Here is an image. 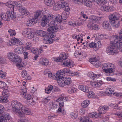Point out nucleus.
Masks as SVG:
<instances>
[{
    "mask_svg": "<svg viewBox=\"0 0 122 122\" xmlns=\"http://www.w3.org/2000/svg\"><path fill=\"white\" fill-rule=\"evenodd\" d=\"M83 3L86 6L88 7H90L92 4V2L90 1H87L86 0H83Z\"/></svg>",
    "mask_w": 122,
    "mask_h": 122,
    "instance_id": "nucleus-39",
    "label": "nucleus"
},
{
    "mask_svg": "<svg viewBox=\"0 0 122 122\" xmlns=\"http://www.w3.org/2000/svg\"><path fill=\"white\" fill-rule=\"evenodd\" d=\"M58 84L61 86H67V87H71L73 84L71 82V78L70 77H65L58 80L57 81Z\"/></svg>",
    "mask_w": 122,
    "mask_h": 122,
    "instance_id": "nucleus-3",
    "label": "nucleus"
},
{
    "mask_svg": "<svg viewBox=\"0 0 122 122\" xmlns=\"http://www.w3.org/2000/svg\"><path fill=\"white\" fill-rule=\"evenodd\" d=\"M66 4V2L64 0H61L57 2V4L60 8H64V5Z\"/></svg>",
    "mask_w": 122,
    "mask_h": 122,
    "instance_id": "nucleus-35",
    "label": "nucleus"
},
{
    "mask_svg": "<svg viewBox=\"0 0 122 122\" xmlns=\"http://www.w3.org/2000/svg\"><path fill=\"white\" fill-rule=\"evenodd\" d=\"M94 25V23L91 22H89L87 26L88 28H89L91 29H92Z\"/></svg>",
    "mask_w": 122,
    "mask_h": 122,
    "instance_id": "nucleus-57",
    "label": "nucleus"
},
{
    "mask_svg": "<svg viewBox=\"0 0 122 122\" xmlns=\"http://www.w3.org/2000/svg\"><path fill=\"white\" fill-rule=\"evenodd\" d=\"M59 6L57 4V2L53 6V8L54 10H57L59 9Z\"/></svg>",
    "mask_w": 122,
    "mask_h": 122,
    "instance_id": "nucleus-60",
    "label": "nucleus"
},
{
    "mask_svg": "<svg viewBox=\"0 0 122 122\" xmlns=\"http://www.w3.org/2000/svg\"><path fill=\"white\" fill-rule=\"evenodd\" d=\"M90 103V102L88 100H85L81 104L82 107L83 108L87 107L89 105Z\"/></svg>",
    "mask_w": 122,
    "mask_h": 122,
    "instance_id": "nucleus-37",
    "label": "nucleus"
},
{
    "mask_svg": "<svg viewBox=\"0 0 122 122\" xmlns=\"http://www.w3.org/2000/svg\"><path fill=\"white\" fill-rule=\"evenodd\" d=\"M40 63L43 66H46L48 64L49 62L47 59H42L40 60Z\"/></svg>",
    "mask_w": 122,
    "mask_h": 122,
    "instance_id": "nucleus-32",
    "label": "nucleus"
},
{
    "mask_svg": "<svg viewBox=\"0 0 122 122\" xmlns=\"http://www.w3.org/2000/svg\"><path fill=\"white\" fill-rule=\"evenodd\" d=\"M83 122H92V121L88 118H87L83 121Z\"/></svg>",
    "mask_w": 122,
    "mask_h": 122,
    "instance_id": "nucleus-64",
    "label": "nucleus"
},
{
    "mask_svg": "<svg viewBox=\"0 0 122 122\" xmlns=\"http://www.w3.org/2000/svg\"><path fill=\"white\" fill-rule=\"evenodd\" d=\"M55 18L54 16L50 14L44 15L41 21V26L43 27L45 26L47 24V22L51 20H54Z\"/></svg>",
    "mask_w": 122,
    "mask_h": 122,
    "instance_id": "nucleus-6",
    "label": "nucleus"
},
{
    "mask_svg": "<svg viewBox=\"0 0 122 122\" xmlns=\"http://www.w3.org/2000/svg\"><path fill=\"white\" fill-rule=\"evenodd\" d=\"M27 91V89L26 87H25L23 91H22V92L23 93V97H24L28 100L31 98L32 97L29 94H26V92Z\"/></svg>",
    "mask_w": 122,
    "mask_h": 122,
    "instance_id": "nucleus-23",
    "label": "nucleus"
},
{
    "mask_svg": "<svg viewBox=\"0 0 122 122\" xmlns=\"http://www.w3.org/2000/svg\"><path fill=\"white\" fill-rule=\"evenodd\" d=\"M115 40L117 41L120 43H122V29L121 30L119 35H116L110 37V41L111 43H112L113 41Z\"/></svg>",
    "mask_w": 122,
    "mask_h": 122,
    "instance_id": "nucleus-10",
    "label": "nucleus"
},
{
    "mask_svg": "<svg viewBox=\"0 0 122 122\" xmlns=\"http://www.w3.org/2000/svg\"><path fill=\"white\" fill-rule=\"evenodd\" d=\"M6 5L10 8V9L13 12H14L15 7H19V11L22 14L26 16L30 15V13L27 11V9L24 7L22 6L21 4L16 1H10L6 3Z\"/></svg>",
    "mask_w": 122,
    "mask_h": 122,
    "instance_id": "nucleus-2",
    "label": "nucleus"
},
{
    "mask_svg": "<svg viewBox=\"0 0 122 122\" xmlns=\"http://www.w3.org/2000/svg\"><path fill=\"white\" fill-rule=\"evenodd\" d=\"M16 56L17 57H15L14 61L13 62L16 63V65L18 67V68L20 70L22 69V68L23 67L24 64L22 62V59L21 58L17 55Z\"/></svg>",
    "mask_w": 122,
    "mask_h": 122,
    "instance_id": "nucleus-11",
    "label": "nucleus"
},
{
    "mask_svg": "<svg viewBox=\"0 0 122 122\" xmlns=\"http://www.w3.org/2000/svg\"><path fill=\"white\" fill-rule=\"evenodd\" d=\"M110 44L112 45L109 46L107 48L106 52L107 53L110 55H114L115 53L117 52L118 49L122 52V43L116 40L113 41V42L112 43L111 42L110 38Z\"/></svg>",
    "mask_w": 122,
    "mask_h": 122,
    "instance_id": "nucleus-1",
    "label": "nucleus"
},
{
    "mask_svg": "<svg viewBox=\"0 0 122 122\" xmlns=\"http://www.w3.org/2000/svg\"><path fill=\"white\" fill-rule=\"evenodd\" d=\"M101 10L103 11H112L114 10V7L112 6L108 5H105L101 7Z\"/></svg>",
    "mask_w": 122,
    "mask_h": 122,
    "instance_id": "nucleus-15",
    "label": "nucleus"
},
{
    "mask_svg": "<svg viewBox=\"0 0 122 122\" xmlns=\"http://www.w3.org/2000/svg\"><path fill=\"white\" fill-rule=\"evenodd\" d=\"M73 2H75L80 5H81L83 4V0H71Z\"/></svg>",
    "mask_w": 122,
    "mask_h": 122,
    "instance_id": "nucleus-54",
    "label": "nucleus"
},
{
    "mask_svg": "<svg viewBox=\"0 0 122 122\" xmlns=\"http://www.w3.org/2000/svg\"><path fill=\"white\" fill-rule=\"evenodd\" d=\"M64 76V74L63 70H59L57 71V73L55 76V77L56 78L57 81L62 78H63Z\"/></svg>",
    "mask_w": 122,
    "mask_h": 122,
    "instance_id": "nucleus-19",
    "label": "nucleus"
},
{
    "mask_svg": "<svg viewBox=\"0 0 122 122\" xmlns=\"http://www.w3.org/2000/svg\"><path fill=\"white\" fill-rule=\"evenodd\" d=\"M89 46L90 48H95L96 47V43L93 42H92L89 44Z\"/></svg>",
    "mask_w": 122,
    "mask_h": 122,
    "instance_id": "nucleus-53",
    "label": "nucleus"
},
{
    "mask_svg": "<svg viewBox=\"0 0 122 122\" xmlns=\"http://www.w3.org/2000/svg\"><path fill=\"white\" fill-rule=\"evenodd\" d=\"M100 28V27L98 25L94 24V25L93 26V28L92 30H98Z\"/></svg>",
    "mask_w": 122,
    "mask_h": 122,
    "instance_id": "nucleus-59",
    "label": "nucleus"
},
{
    "mask_svg": "<svg viewBox=\"0 0 122 122\" xmlns=\"http://www.w3.org/2000/svg\"><path fill=\"white\" fill-rule=\"evenodd\" d=\"M11 104L13 111L17 115L19 114L18 112L20 109L21 106H22V104L16 101H12Z\"/></svg>",
    "mask_w": 122,
    "mask_h": 122,
    "instance_id": "nucleus-9",
    "label": "nucleus"
},
{
    "mask_svg": "<svg viewBox=\"0 0 122 122\" xmlns=\"http://www.w3.org/2000/svg\"><path fill=\"white\" fill-rule=\"evenodd\" d=\"M54 32H49V33L47 35L49 36L48 39H47L46 41H44V43L45 44H50L52 43V42L51 41V39L54 38L55 37V33Z\"/></svg>",
    "mask_w": 122,
    "mask_h": 122,
    "instance_id": "nucleus-14",
    "label": "nucleus"
},
{
    "mask_svg": "<svg viewBox=\"0 0 122 122\" xmlns=\"http://www.w3.org/2000/svg\"><path fill=\"white\" fill-rule=\"evenodd\" d=\"M114 95V94H116V93H114V91L113 90L110 89H109L107 90L105 94H112Z\"/></svg>",
    "mask_w": 122,
    "mask_h": 122,
    "instance_id": "nucleus-47",
    "label": "nucleus"
},
{
    "mask_svg": "<svg viewBox=\"0 0 122 122\" xmlns=\"http://www.w3.org/2000/svg\"><path fill=\"white\" fill-rule=\"evenodd\" d=\"M23 51L22 48L19 47L15 48L14 51L15 53L18 54H22L23 53Z\"/></svg>",
    "mask_w": 122,
    "mask_h": 122,
    "instance_id": "nucleus-33",
    "label": "nucleus"
},
{
    "mask_svg": "<svg viewBox=\"0 0 122 122\" xmlns=\"http://www.w3.org/2000/svg\"><path fill=\"white\" fill-rule=\"evenodd\" d=\"M102 85V82L99 81L96 82V87H99Z\"/></svg>",
    "mask_w": 122,
    "mask_h": 122,
    "instance_id": "nucleus-63",
    "label": "nucleus"
},
{
    "mask_svg": "<svg viewBox=\"0 0 122 122\" xmlns=\"http://www.w3.org/2000/svg\"><path fill=\"white\" fill-rule=\"evenodd\" d=\"M8 32L9 33L10 36H12L13 35L15 36V31L14 30L10 29L9 30Z\"/></svg>",
    "mask_w": 122,
    "mask_h": 122,
    "instance_id": "nucleus-49",
    "label": "nucleus"
},
{
    "mask_svg": "<svg viewBox=\"0 0 122 122\" xmlns=\"http://www.w3.org/2000/svg\"><path fill=\"white\" fill-rule=\"evenodd\" d=\"M41 11H38L36 12L34 14V19L36 20L38 19H40V18L42 17V15L41 14Z\"/></svg>",
    "mask_w": 122,
    "mask_h": 122,
    "instance_id": "nucleus-31",
    "label": "nucleus"
},
{
    "mask_svg": "<svg viewBox=\"0 0 122 122\" xmlns=\"http://www.w3.org/2000/svg\"><path fill=\"white\" fill-rule=\"evenodd\" d=\"M120 21L118 20H114V21H111L110 22H111V25L114 28H117L119 25Z\"/></svg>",
    "mask_w": 122,
    "mask_h": 122,
    "instance_id": "nucleus-30",
    "label": "nucleus"
},
{
    "mask_svg": "<svg viewBox=\"0 0 122 122\" xmlns=\"http://www.w3.org/2000/svg\"><path fill=\"white\" fill-rule=\"evenodd\" d=\"M22 33L23 35L29 38H32L34 34V33L32 32V30L29 29H24Z\"/></svg>",
    "mask_w": 122,
    "mask_h": 122,
    "instance_id": "nucleus-12",
    "label": "nucleus"
},
{
    "mask_svg": "<svg viewBox=\"0 0 122 122\" xmlns=\"http://www.w3.org/2000/svg\"><path fill=\"white\" fill-rule=\"evenodd\" d=\"M46 4L48 6H51L54 4V0H45Z\"/></svg>",
    "mask_w": 122,
    "mask_h": 122,
    "instance_id": "nucleus-34",
    "label": "nucleus"
},
{
    "mask_svg": "<svg viewBox=\"0 0 122 122\" xmlns=\"http://www.w3.org/2000/svg\"><path fill=\"white\" fill-rule=\"evenodd\" d=\"M88 116L91 118H95L98 117V115L97 113H92L89 114H88Z\"/></svg>",
    "mask_w": 122,
    "mask_h": 122,
    "instance_id": "nucleus-43",
    "label": "nucleus"
},
{
    "mask_svg": "<svg viewBox=\"0 0 122 122\" xmlns=\"http://www.w3.org/2000/svg\"><path fill=\"white\" fill-rule=\"evenodd\" d=\"M71 60L69 59H67V60H66L65 61H63V64H62L63 65H64V66H68L70 65L71 66L72 65V66H73V62H71Z\"/></svg>",
    "mask_w": 122,
    "mask_h": 122,
    "instance_id": "nucleus-28",
    "label": "nucleus"
},
{
    "mask_svg": "<svg viewBox=\"0 0 122 122\" xmlns=\"http://www.w3.org/2000/svg\"><path fill=\"white\" fill-rule=\"evenodd\" d=\"M94 64L95 65L94 66L96 67H99L100 66L101 63V62L98 60H97L95 62Z\"/></svg>",
    "mask_w": 122,
    "mask_h": 122,
    "instance_id": "nucleus-55",
    "label": "nucleus"
},
{
    "mask_svg": "<svg viewBox=\"0 0 122 122\" xmlns=\"http://www.w3.org/2000/svg\"><path fill=\"white\" fill-rule=\"evenodd\" d=\"M32 48L31 44L30 42H27L26 44L25 48L26 49H31Z\"/></svg>",
    "mask_w": 122,
    "mask_h": 122,
    "instance_id": "nucleus-46",
    "label": "nucleus"
},
{
    "mask_svg": "<svg viewBox=\"0 0 122 122\" xmlns=\"http://www.w3.org/2000/svg\"><path fill=\"white\" fill-rule=\"evenodd\" d=\"M66 100V97H61L58 98L56 100L57 102H59L60 107L58 109L57 112H61L62 115H64L66 113V111L62 109V107L64 106V102Z\"/></svg>",
    "mask_w": 122,
    "mask_h": 122,
    "instance_id": "nucleus-8",
    "label": "nucleus"
},
{
    "mask_svg": "<svg viewBox=\"0 0 122 122\" xmlns=\"http://www.w3.org/2000/svg\"><path fill=\"white\" fill-rule=\"evenodd\" d=\"M9 42H10L12 44L14 45H16L18 43H19L20 45L19 41L15 38H14L11 39V40H10Z\"/></svg>",
    "mask_w": 122,
    "mask_h": 122,
    "instance_id": "nucleus-36",
    "label": "nucleus"
},
{
    "mask_svg": "<svg viewBox=\"0 0 122 122\" xmlns=\"http://www.w3.org/2000/svg\"><path fill=\"white\" fill-rule=\"evenodd\" d=\"M52 89L53 86L51 85H50L48 86L47 88L45 89V92L47 94H49L50 92Z\"/></svg>",
    "mask_w": 122,
    "mask_h": 122,
    "instance_id": "nucleus-41",
    "label": "nucleus"
},
{
    "mask_svg": "<svg viewBox=\"0 0 122 122\" xmlns=\"http://www.w3.org/2000/svg\"><path fill=\"white\" fill-rule=\"evenodd\" d=\"M120 15L115 13L109 15V18L111 21H114L118 20L120 17Z\"/></svg>",
    "mask_w": 122,
    "mask_h": 122,
    "instance_id": "nucleus-16",
    "label": "nucleus"
},
{
    "mask_svg": "<svg viewBox=\"0 0 122 122\" xmlns=\"http://www.w3.org/2000/svg\"><path fill=\"white\" fill-rule=\"evenodd\" d=\"M109 109V107L107 106H101L99 108L98 111L100 114H104Z\"/></svg>",
    "mask_w": 122,
    "mask_h": 122,
    "instance_id": "nucleus-17",
    "label": "nucleus"
},
{
    "mask_svg": "<svg viewBox=\"0 0 122 122\" xmlns=\"http://www.w3.org/2000/svg\"><path fill=\"white\" fill-rule=\"evenodd\" d=\"M22 77L25 78L26 80H30L31 79L30 76L27 74V72L25 70H24L22 71L21 73Z\"/></svg>",
    "mask_w": 122,
    "mask_h": 122,
    "instance_id": "nucleus-20",
    "label": "nucleus"
},
{
    "mask_svg": "<svg viewBox=\"0 0 122 122\" xmlns=\"http://www.w3.org/2000/svg\"><path fill=\"white\" fill-rule=\"evenodd\" d=\"M97 59L96 57L91 58L89 60L90 62L92 64H94L95 62L97 61Z\"/></svg>",
    "mask_w": 122,
    "mask_h": 122,
    "instance_id": "nucleus-50",
    "label": "nucleus"
},
{
    "mask_svg": "<svg viewBox=\"0 0 122 122\" xmlns=\"http://www.w3.org/2000/svg\"><path fill=\"white\" fill-rule=\"evenodd\" d=\"M102 68L103 71L109 74L113 72V69L115 68V66L113 64L108 63L103 64Z\"/></svg>",
    "mask_w": 122,
    "mask_h": 122,
    "instance_id": "nucleus-7",
    "label": "nucleus"
},
{
    "mask_svg": "<svg viewBox=\"0 0 122 122\" xmlns=\"http://www.w3.org/2000/svg\"><path fill=\"white\" fill-rule=\"evenodd\" d=\"M114 114L117 115L119 118L122 117V112H117L116 113H114Z\"/></svg>",
    "mask_w": 122,
    "mask_h": 122,
    "instance_id": "nucleus-58",
    "label": "nucleus"
},
{
    "mask_svg": "<svg viewBox=\"0 0 122 122\" xmlns=\"http://www.w3.org/2000/svg\"><path fill=\"white\" fill-rule=\"evenodd\" d=\"M43 49L42 48L37 49L36 50L35 49L31 50V51L33 53L36 52L37 53L40 54L42 52Z\"/></svg>",
    "mask_w": 122,
    "mask_h": 122,
    "instance_id": "nucleus-42",
    "label": "nucleus"
},
{
    "mask_svg": "<svg viewBox=\"0 0 122 122\" xmlns=\"http://www.w3.org/2000/svg\"><path fill=\"white\" fill-rule=\"evenodd\" d=\"M6 73L2 70L0 71V77L4 79L6 76Z\"/></svg>",
    "mask_w": 122,
    "mask_h": 122,
    "instance_id": "nucleus-48",
    "label": "nucleus"
},
{
    "mask_svg": "<svg viewBox=\"0 0 122 122\" xmlns=\"http://www.w3.org/2000/svg\"><path fill=\"white\" fill-rule=\"evenodd\" d=\"M73 84H72L71 85V87H67L69 89V90L70 91H71V92L73 93L75 92L76 90V88L73 87Z\"/></svg>",
    "mask_w": 122,
    "mask_h": 122,
    "instance_id": "nucleus-45",
    "label": "nucleus"
},
{
    "mask_svg": "<svg viewBox=\"0 0 122 122\" xmlns=\"http://www.w3.org/2000/svg\"><path fill=\"white\" fill-rule=\"evenodd\" d=\"M6 84L5 82L1 81H0V87L1 88H2L4 87H6Z\"/></svg>",
    "mask_w": 122,
    "mask_h": 122,
    "instance_id": "nucleus-56",
    "label": "nucleus"
},
{
    "mask_svg": "<svg viewBox=\"0 0 122 122\" xmlns=\"http://www.w3.org/2000/svg\"><path fill=\"white\" fill-rule=\"evenodd\" d=\"M102 25L103 27L105 29L108 30L110 29L111 28L110 25L108 21L105 20L102 23Z\"/></svg>",
    "mask_w": 122,
    "mask_h": 122,
    "instance_id": "nucleus-26",
    "label": "nucleus"
},
{
    "mask_svg": "<svg viewBox=\"0 0 122 122\" xmlns=\"http://www.w3.org/2000/svg\"><path fill=\"white\" fill-rule=\"evenodd\" d=\"M7 16L4 13H1L0 17L3 20L5 21H9L10 19H14L16 17V15L15 14L14 12H13V14L10 11H7L6 13Z\"/></svg>",
    "mask_w": 122,
    "mask_h": 122,
    "instance_id": "nucleus-4",
    "label": "nucleus"
},
{
    "mask_svg": "<svg viewBox=\"0 0 122 122\" xmlns=\"http://www.w3.org/2000/svg\"><path fill=\"white\" fill-rule=\"evenodd\" d=\"M57 25L56 22L54 20L51 21L48 24L49 27L47 29L48 32H54L55 28H56Z\"/></svg>",
    "mask_w": 122,
    "mask_h": 122,
    "instance_id": "nucleus-13",
    "label": "nucleus"
},
{
    "mask_svg": "<svg viewBox=\"0 0 122 122\" xmlns=\"http://www.w3.org/2000/svg\"><path fill=\"white\" fill-rule=\"evenodd\" d=\"M88 76L91 79H93L96 78L97 79L100 76L99 75H96L92 72H89L88 74Z\"/></svg>",
    "mask_w": 122,
    "mask_h": 122,
    "instance_id": "nucleus-29",
    "label": "nucleus"
},
{
    "mask_svg": "<svg viewBox=\"0 0 122 122\" xmlns=\"http://www.w3.org/2000/svg\"><path fill=\"white\" fill-rule=\"evenodd\" d=\"M69 25H70L72 26H76L77 24L76 22L74 21H70L68 23Z\"/></svg>",
    "mask_w": 122,
    "mask_h": 122,
    "instance_id": "nucleus-52",
    "label": "nucleus"
},
{
    "mask_svg": "<svg viewBox=\"0 0 122 122\" xmlns=\"http://www.w3.org/2000/svg\"><path fill=\"white\" fill-rule=\"evenodd\" d=\"M5 100V99H3V97H2L1 96H0V102H1L2 103L6 102Z\"/></svg>",
    "mask_w": 122,
    "mask_h": 122,
    "instance_id": "nucleus-61",
    "label": "nucleus"
},
{
    "mask_svg": "<svg viewBox=\"0 0 122 122\" xmlns=\"http://www.w3.org/2000/svg\"><path fill=\"white\" fill-rule=\"evenodd\" d=\"M8 91L7 89H5L3 90L2 93V96L3 99H5L6 102H7V98L9 97V95L8 94Z\"/></svg>",
    "mask_w": 122,
    "mask_h": 122,
    "instance_id": "nucleus-24",
    "label": "nucleus"
},
{
    "mask_svg": "<svg viewBox=\"0 0 122 122\" xmlns=\"http://www.w3.org/2000/svg\"><path fill=\"white\" fill-rule=\"evenodd\" d=\"M38 34L39 35L41 36L43 38V42L45 41H46L47 39H48V37H49L46 34V32L45 31H44L42 30H39L38 33Z\"/></svg>",
    "mask_w": 122,
    "mask_h": 122,
    "instance_id": "nucleus-18",
    "label": "nucleus"
},
{
    "mask_svg": "<svg viewBox=\"0 0 122 122\" xmlns=\"http://www.w3.org/2000/svg\"><path fill=\"white\" fill-rule=\"evenodd\" d=\"M55 30H54V31L55 32H56L57 31H60L62 30L63 28V27L62 26H59L57 25L56 28H55Z\"/></svg>",
    "mask_w": 122,
    "mask_h": 122,
    "instance_id": "nucleus-44",
    "label": "nucleus"
},
{
    "mask_svg": "<svg viewBox=\"0 0 122 122\" xmlns=\"http://www.w3.org/2000/svg\"><path fill=\"white\" fill-rule=\"evenodd\" d=\"M83 91L87 93L89 92V90L88 87L87 86H85L83 89Z\"/></svg>",
    "mask_w": 122,
    "mask_h": 122,
    "instance_id": "nucleus-62",
    "label": "nucleus"
},
{
    "mask_svg": "<svg viewBox=\"0 0 122 122\" xmlns=\"http://www.w3.org/2000/svg\"><path fill=\"white\" fill-rule=\"evenodd\" d=\"M63 16L62 15H60L58 14L56 16H54V17L55 18H54V19H55V20L56 22H61L62 21V19L66 20V19H63L62 17Z\"/></svg>",
    "mask_w": 122,
    "mask_h": 122,
    "instance_id": "nucleus-22",
    "label": "nucleus"
},
{
    "mask_svg": "<svg viewBox=\"0 0 122 122\" xmlns=\"http://www.w3.org/2000/svg\"><path fill=\"white\" fill-rule=\"evenodd\" d=\"M101 18L98 17H96L95 16H92L91 18V20L93 22H95L96 21H99L100 20Z\"/></svg>",
    "mask_w": 122,
    "mask_h": 122,
    "instance_id": "nucleus-40",
    "label": "nucleus"
},
{
    "mask_svg": "<svg viewBox=\"0 0 122 122\" xmlns=\"http://www.w3.org/2000/svg\"><path fill=\"white\" fill-rule=\"evenodd\" d=\"M71 118L73 119L76 118L78 116L77 113L72 112L71 114Z\"/></svg>",
    "mask_w": 122,
    "mask_h": 122,
    "instance_id": "nucleus-51",
    "label": "nucleus"
},
{
    "mask_svg": "<svg viewBox=\"0 0 122 122\" xmlns=\"http://www.w3.org/2000/svg\"><path fill=\"white\" fill-rule=\"evenodd\" d=\"M18 112L19 114H18L17 115L20 117H24L25 114L30 115L31 113L30 109L27 107L23 106L22 104Z\"/></svg>",
    "mask_w": 122,
    "mask_h": 122,
    "instance_id": "nucleus-5",
    "label": "nucleus"
},
{
    "mask_svg": "<svg viewBox=\"0 0 122 122\" xmlns=\"http://www.w3.org/2000/svg\"><path fill=\"white\" fill-rule=\"evenodd\" d=\"M37 22V20L33 18L30 20L29 21H27L26 25L27 26H32Z\"/></svg>",
    "mask_w": 122,
    "mask_h": 122,
    "instance_id": "nucleus-27",
    "label": "nucleus"
},
{
    "mask_svg": "<svg viewBox=\"0 0 122 122\" xmlns=\"http://www.w3.org/2000/svg\"><path fill=\"white\" fill-rule=\"evenodd\" d=\"M67 59L66 56H65L63 54H62L59 57L56 58V60L57 62H60L62 63L63 61Z\"/></svg>",
    "mask_w": 122,
    "mask_h": 122,
    "instance_id": "nucleus-21",
    "label": "nucleus"
},
{
    "mask_svg": "<svg viewBox=\"0 0 122 122\" xmlns=\"http://www.w3.org/2000/svg\"><path fill=\"white\" fill-rule=\"evenodd\" d=\"M8 57L11 61L13 62L14 61L15 57H17L16 54L13 52H9L7 53Z\"/></svg>",
    "mask_w": 122,
    "mask_h": 122,
    "instance_id": "nucleus-25",
    "label": "nucleus"
},
{
    "mask_svg": "<svg viewBox=\"0 0 122 122\" xmlns=\"http://www.w3.org/2000/svg\"><path fill=\"white\" fill-rule=\"evenodd\" d=\"M64 74L65 73H68L70 76L74 75V73L73 72L70 71L67 68H65L62 69Z\"/></svg>",
    "mask_w": 122,
    "mask_h": 122,
    "instance_id": "nucleus-38",
    "label": "nucleus"
}]
</instances>
